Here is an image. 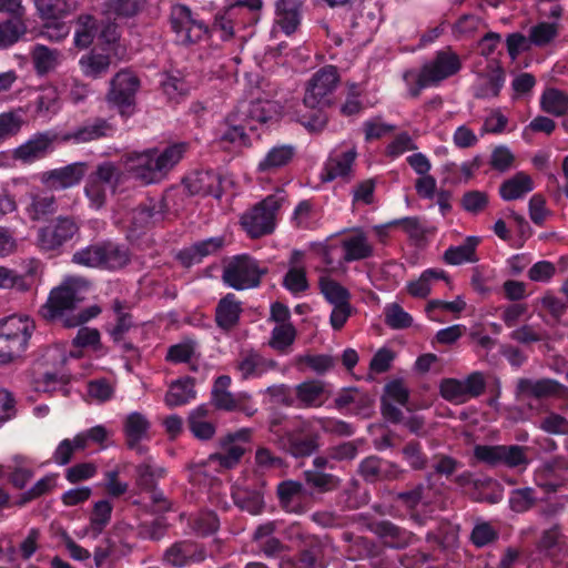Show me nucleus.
Instances as JSON below:
<instances>
[{"label":"nucleus","instance_id":"f257e3e1","mask_svg":"<svg viewBox=\"0 0 568 568\" xmlns=\"http://www.w3.org/2000/svg\"><path fill=\"white\" fill-rule=\"evenodd\" d=\"M190 149L187 142H174L163 149L152 148L123 156L125 170L144 185L156 184L181 162Z\"/></svg>","mask_w":568,"mask_h":568},{"label":"nucleus","instance_id":"f03ea898","mask_svg":"<svg viewBox=\"0 0 568 568\" xmlns=\"http://www.w3.org/2000/svg\"><path fill=\"white\" fill-rule=\"evenodd\" d=\"M83 300L79 281L67 280L51 290L47 302L39 310V315L47 322L61 321L65 327L79 326L101 312L100 307L94 305L80 311L77 315H71Z\"/></svg>","mask_w":568,"mask_h":568},{"label":"nucleus","instance_id":"7ed1b4c3","mask_svg":"<svg viewBox=\"0 0 568 568\" xmlns=\"http://www.w3.org/2000/svg\"><path fill=\"white\" fill-rule=\"evenodd\" d=\"M463 68L458 53L450 47L435 52L433 58L426 61L420 70H406L403 80L408 87V95L417 99L423 89L438 87L443 81L456 75Z\"/></svg>","mask_w":568,"mask_h":568},{"label":"nucleus","instance_id":"20e7f679","mask_svg":"<svg viewBox=\"0 0 568 568\" xmlns=\"http://www.w3.org/2000/svg\"><path fill=\"white\" fill-rule=\"evenodd\" d=\"M71 261L80 266L114 272L131 262V252L123 244L103 240L75 251Z\"/></svg>","mask_w":568,"mask_h":568},{"label":"nucleus","instance_id":"39448f33","mask_svg":"<svg viewBox=\"0 0 568 568\" xmlns=\"http://www.w3.org/2000/svg\"><path fill=\"white\" fill-rule=\"evenodd\" d=\"M434 466L436 475L446 476L462 488H470V494L476 501L497 504L503 499L504 490L500 484L484 474L463 471L456 475L457 464H434Z\"/></svg>","mask_w":568,"mask_h":568},{"label":"nucleus","instance_id":"423d86ee","mask_svg":"<svg viewBox=\"0 0 568 568\" xmlns=\"http://www.w3.org/2000/svg\"><path fill=\"white\" fill-rule=\"evenodd\" d=\"M111 443L110 430L102 425H97L80 432L72 439H63L54 452V462L89 457L106 449Z\"/></svg>","mask_w":568,"mask_h":568},{"label":"nucleus","instance_id":"0eeeda50","mask_svg":"<svg viewBox=\"0 0 568 568\" xmlns=\"http://www.w3.org/2000/svg\"><path fill=\"white\" fill-rule=\"evenodd\" d=\"M33 331L34 323L29 317L11 315L0 320V365L22 356Z\"/></svg>","mask_w":568,"mask_h":568},{"label":"nucleus","instance_id":"6e6552de","mask_svg":"<svg viewBox=\"0 0 568 568\" xmlns=\"http://www.w3.org/2000/svg\"><path fill=\"white\" fill-rule=\"evenodd\" d=\"M263 9L262 0H236L216 14L213 31H220L221 38L227 40L233 37L236 28L244 29L256 24Z\"/></svg>","mask_w":568,"mask_h":568},{"label":"nucleus","instance_id":"1a4fd4ad","mask_svg":"<svg viewBox=\"0 0 568 568\" xmlns=\"http://www.w3.org/2000/svg\"><path fill=\"white\" fill-rule=\"evenodd\" d=\"M268 273L266 266L247 255H236L230 260L222 271V281L236 291L255 288L261 285L262 277Z\"/></svg>","mask_w":568,"mask_h":568},{"label":"nucleus","instance_id":"9d476101","mask_svg":"<svg viewBox=\"0 0 568 568\" xmlns=\"http://www.w3.org/2000/svg\"><path fill=\"white\" fill-rule=\"evenodd\" d=\"M284 199L276 194L266 196L241 217V224L252 239H258L274 232L276 215Z\"/></svg>","mask_w":568,"mask_h":568},{"label":"nucleus","instance_id":"9b49d317","mask_svg":"<svg viewBox=\"0 0 568 568\" xmlns=\"http://www.w3.org/2000/svg\"><path fill=\"white\" fill-rule=\"evenodd\" d=\"M80 232L74 216L60 215L37 233V246L42 252H57Z\"/></svg>","mask_w":568,"mask_h":568},{"label":"nucleus","instance_id":"f8f14e48","mask_svg":"<svg viewBox=\"0 0 568 568\" xmlns=\"http://www.w3.org/2000/svg\"><path fill=\"white\" fill-rule=\"evenodd\" d=\"M170 26L175 40L182 45L194 44L209 33L207 26L196 19L185 4H174L170 12Z\"/></svg>","mask_w":568,"mask_h":568},{"label":"nucleus","instance_id":"ddd939ff","mask_svg":"<svg viewBox=\"0 0 568 568\" xmlns=\"http://www.w3.org/2000/svg\"><path fill=\"white\" fill-rule=\"evenodd\" d=\"M318 433L311 429V423L301 419L296 426L278 436L280 447L294 458H306L320 447Z\"/></svg>","mask_w":568,"mask_h":568},{"label":"nucleus","instance_id":"4468645a","mask_svg":"<svg viewBox=\"0 0 568 568\" xmlns=\"http://www.w3.org/2000/svg\"><path fill=\"white\" fill-rule=\"evenodd\" d=\"M339 82L337 68L325 65L316 71L308 80L303 104L305 108L318 105H331L329 95L334 92Z\"/></svg>","mask_w":568,"mask_h":568},{"label":"nucleus","instance_id":"2eb2a0df","mask_svg":"<svg viewBox=\"0 0 568 568\" xmlns=\"http://www.w3.org/2000/svg\"><path fill=\"white\" fill-rule=\"evenodd\" d=\"M140 84L138 75L128 69L119 71L112 78L106 99L119 108L121 115L132 114Z\"/></svg>","mask_w":568,"mask_h":568},{"label":"nucleus","instance_id":"dca6fc26","mask_svg":"<svg viewBox=\"0 0 568 568\" xmlns=\"http://www.w3.org/2000/svg\"><path fill=\"white\" fill-rule=\"evenodd\" d=\"M485 389L486 382L480 372L469 374L464 381L443 379L439 386L442 397L454 404H464L470 398L479 397Z\"/></svg>","mask_w":568,"mask_h":568},{"label":"nucleus","instance_id":"f3484780","mask_svg":"<svg viewBox=\"0 0 568 568\" xmlns=\"http://www.w3.org/2000/svg\"><path fill=\"white\" fill-rule=\"evenodd\" d=\"M60 133L55 131H44L33 134L28 141L14 149L13 159L22 163H32L45 158L53 152L54 143L61 142Z\"/></svg>","mask_w":568,"mask_h":568},{"label":"nucleus","instance_id":"a211bd4d","mask_svg":"<svg viewBox=\"0 0 568 568\" xmlns=\"http://www.w3.org/2000/svg\"><path fill=\"white\" fill-rule=\"evenodd\" d=\"M88 169L87 162H74L62 168L44 171L39 179L49 190H67L79 185L87 175Z\"/></svg>","mask_w":568,"mask_h":568},{"label":"nucleus","instance_id":"6ab92c4d","mask_svg":"<svg viewBox=\"0 0 568 568\" xmlns=\"http://www.w3.org/2000/svg\"><path fill=\"white\" fill-rule=\"evenodd\" d=\"M115 131V125L108 119L95 116L88 119L74 130L63 133L61 135V142H73L75 144L89 143L101 139L112 138Z\"/></svg>","mask_w":568,"mask_h":568},{"label":"nucleus","instance_id":"aec40b11","mask_svg":"<svg viewBox=\"0 0 568 568\" xmlns=\"http://www.w3.org/2000/svg\"><path fill=\"white\" fill-rule=\"evenodd\" d=\"M206 556V549L203 545L184 539L173 542L164 551L162 560L168 566L184 568L204 561Z\"/></svg>","mask_w":568,"mask_h":568},{"label":"nucleus","instance_id":"412c9836","mask_svg":"<svg viewBox=\"0 0 568 568\" xmlns=\"http://www.w3.org/2000/svg\"><path fill=\"white\" fill-rule=\"evenodd\" d=\"M190 195L222 196V179L214 170L199 169L189 173L182 181Z\"/></svg>","mask_w":568,"mask_h":568},{"label":"nucleus","instance_id":"4be33fe9","mask_svg":"<svg viewBox=\"0 0 568 568\" xmlns=\"http://www.w3.org/2000/svg\"><path fill=\"white\" fill-rule=\"evenodd\" d=\"M303 476L304 486L310 489V494H325L341 485L333 464H312V468L304 470Z\"/></svg>","mask_w":568,"mask_h":568},{"label":"nucleus","instance_id":"5701e85b","mask_svg":"<svg viewBox=\"0 0 568 568\" xmlns=\"http://www.w3.org/2000/svg\"><path fill=\"white\" fill-rule=\"evenodd\" d=\"M52 190L33 187L27 193L26 213L33 222L44 221L58 212L59 204Z\"/></svg>","mask_w":568,"mask_h":568},{"label":"nucleus","instance_id":"b1692460","mask_svg":"<svg viewBox=\"0 0 568 568\" xmlns=\"http://www.w3.org/2000/svg\"><path fill=\"white\" fill-rule=\"evenodd\" d=\"M368 529L383 540L384 545L394 549L408 547L415 535L390 520H375L367 525Z\"/></svg>","mask_w":568,"mask_h":568},{"label":"nucleus","instance_id":"393cba45","mask_svg":"<svg viewBox=\"0 0 568 568\" xmlns=\"http://www.w3.org/2000/svg\"><path fill=\"white\" fill-rule=\"evenodd\" d=\"M169 206L164 197L149 199L131 212V224L135 230L148 229L164 220Z\"/></svg>","mask_w":568,"mask_h":568},{"label":"nucleus","instance_id":"a878e982","mask_svg":"<svg viewBox=\"0 0 568 568\" xmlns=\"http://www.w3.org/2000/svg\"><path fill=\"white\" fill-rule=\"evenodd\" d=\"M150 428L151 423L143 414L139 412L129 414L123 424L128 447L136 450L139 455H143L146 447L142 442L150 438Z\"/></svg>","mask_w":568,"mask_h":568},{"label":"nucleus","instance_id":"bb28decb","mask_svg":"<svg viewBox=\"0 0 568 568\" xmlns=\"http://www.w3.org/2000/svg\"><path fill=\"white\" fill-rule=\"evenodd\" d=\"M251 429L243 428L234 434H229L221 440L222 454H213L210 462H239L247 450H251Z\"/></svg>","mask_w":568,"mask_h":568},{"label":"nucleus","instance_id":"cd10ccee","mask_svg":"<svg viewBox=\"0 0 568 568\" xmlns=\"http://www.w3.org/2000/svg\"><path fill=\"white\" fill-rule=\"evenodd\" d=\"M526 450L518 445H476L474 456L478 462H526Z\"/></svg>","mask_w":568,"mask_h":568},{"label":"nucleus","instance_id":"c85d7f7f","mask_svg":"<svg viewBox=\"0 0 568 568\" xmlns=\"http://www.w3.org/2000/svg\"><path fill=\"white\" fill-rule=\"evenodd\" d=\"M242 312V303L235 294L227 293L215 307L216 326L225 333L231 332L239 325Z\"/></svg>","mask_w":568,"mask_h":568},{"label":"nucleus","instance_id":"c756f323","mask_svg":"<svg viewBox=\"0 0 568 568\" xmlns=\"http://www.w3.org/2000/svg\"><path fill=\"white\" fill-rule=\"evenodd\" d=\"M517 390L525 396L540 399L551 396H560L564 393H568V387L551 378H541L537 381L520 378L517 383Z\"/></svg>","mask_w":568,"mask_h":568},{"label":"nucleus","instance_id":"7c9ffc66","mask_svg":"<svg viewBox=\"0 0 568 568\" xmlns=\"http://www.w3.org/2000/svg\"><path fill=\"white\" fill-rule=\"evenodd\" d=\"M341 247L346 263L366 260L374 254V247L362 230H355L353 235L344 237L341 241Z\"/></svg>","mask_w":568,"mask_h":568},{"label":"nucleus","instance_id":"2f4dec72","mask_svg":"<svg viewBox=\"0 0 568 568\" xmlns=\"http://www.w3.org/2000/svg\"><path fill=\"white\" fill-rule=\"evenodd\" d=\"M506 73L500 65L489 67L488 71L480 74L475 85L474 97L477 99L497 98L505 84Z\"/></svg>","mask_w":568,"mask_h":568},{"label":"nucleus","instance_id":"473e14b6","mask_svg":"<svg viewBox=\"0 0 568 568\" xmlns=\"http://www.w3.org/2000/svg\"><path fill=\"white\" fill-rule=\"evenodd\" d=\"M277 363L267 359L256 352H248L241 356L236 363V369L243 379L257 378L271 369L276 368Z\"/></svg>","mask_w":568,"mask_h":568},{"label":"nucleus","instance_id":"72a5a7b5","mask_svg":"<svg viewBox=\"0 0 568 568\" xmlns=\"http://www.w3.org/2000/svg\"><path fill=\"white\" fill-rule=\"evenodd\" d=\"M296 154V148L291 144L275 145L267 151L258 162L257 170L263 173H274L288 165Z\"/></svg>","mask_w":568,"mask_h":568},{"label":"nucleus","instance_id":"f704fd0d","mask_svg":"<svg viewBox=\"0 0 568 568\" xmlns=\"http://www.w3.org/2000/svg\"><path fill=\"white\" fill-rule=\"evenodd\" d=\"M301 7L300 0L276 1L277 23L285 34L290 36L297 30L301 23Z\"/></svg>","mask_w":568,"mask_h":568},{"label":"nucleus","instance_id":"c9c22d12","mask_svg":"<svg viewBox=\"0 0 568 568\" xmlns=\"http://www.w3.org/2000/svg\"><path fill=\"white\" fill-rule=\"evenodd\" d=\"M357 158L356 148L353 146L339 154L329 156L325 163V181H333L336 178L348 176L352 172V166Z\"/></svg>","mask_w":568,"mask_h":568},{"label":"nucleus","instance_id":"e433bc0d","mask_svg":"<svg viewBox=\"0 0 568 568\" xmlns=\"http://www.w3.org/2000/svg\"><path fill=\"white\" fill-rule=\"evenodd\" d=\"M537 547L546 556L555 557L559 552H568L567 536L559 524L545 529L537 542Z\"/></svg>","mask_w":568,"mask_h":568},{"label":"nucleus","instance_id":"4c0bfd02","mask_svg":"<svg viewBox=\"0 0 568 568\" xmlns=\"http://www.w3.org/2000/svg\"><path fill=\"white\" fill-rule=\"evenodd\" d=\"M324 383L317 379L303 382L295 387L297 407H321L324 402Z\"/></svg>","mask_w":568,"mask_h":568},{"label":"nucleus","instance_id":"58836bf2","mask_svg":"<svg viewBox=\"0 0 568 568\" xmlns=\"http://www.w3.org/2000/svg\"><path fill=\"white\" fill-rule=\"evenodd\" d=\"M231 377L229 375L219 376L212 387L211 403L220 410L234 412L237 407L239 397L229 392Z\"/></svg>","mask_w":568,"mask_h":568},{"label":"nucleus","instance_id":"ea45409f","mask_svg":"<svg viewBox=\"0 0 568 568\" xmlns=\"http://www.w3.org/2000/svg\"><path fill=\"white\" fill-rule=\"evenodd\" d=\"M534 190L531 178L525 172H517L513 178L504 181L499 186V194L505 201L524 197Z\"/></svg>","mask_w":568,"mask_h":568},{"label":"nucleus","instance_id":"a19ab883","mask_svg":"<svg viewBox=\"0 0 568 568\" xmlns=\"http://www.w3.org/2000/svg\"><path fill=\"white\" fill-rule=\"evenodd\" d=\"M479 244V239L476 236H468L460 245L449 246L443 256L446 264L460 265L463 263L477 262L476 247Z\"/></svg>","mask_w":568,"mask_h":568},{"label":"nucleus","instance_id":"79ce46f5","mask_svg":"<svg viewBox=\"0 0 568 568\" xmlns=\"http://www.w3.org/2000/svg\"><path fill=\"white\" fill-rule=\"evenodd\" d=\"M100 24L91 14H80L75 20L74 44L79 49L89 48L98 36Z\"/></svg>","mask_w":568,"mask_h":568},{"label":"nucleus","instance_id":"37998d69","mask_svg":"<svg viewBox=\"0 0 568 568\" xmlns=\"http://www.w3.org/2000/svg\"><path fill=\"white\" fill-rule=\"evenodd\" d=\"M246 126L247 125L234 110L225 119L224 129L220 134L221 142H227L239 146L246 145L248 143V136L245 133Z\"/></svg>","mask_w":568,"mask_h":568},{"label":"nucleus","instance_id":"c03bdc74","mask_svg":"<svg viewBox=\"0 0 568 568\" xmlns=\"http://www.w3.org/2000/svg\"><path fill=\"white\" fill-rule=\"evenodd\" d=\"M79 64L85 77L98 79L109 71L111 57L92 50L80 58Z\"/></svg>","mask_w":568,"mask_h":568},{"label":"nucleus","instance_id":"a18cd8bd","mask_svg":"<svg viewBox=\"0 0 568 568\" xmlns=\"http://www.w3.org/2000/svg\"><path fill=\"white\" fill-rule=\"evenodd\" d=\"M112 310L116 316V322L108 332L114 343H121L124 339V335L133 326L132 315L128 312V303L120 300L113 301Z\"/></svg>","mask_w":568,"mask_h":568},{"label":"nucleus","instance_id":"49530a36","mask_svg":"<svg viewBox=\"0 0 568 568\" xmlns=\"http://www.w3.org/2000/svg\"><path fill=\"white\" fill-rule=\"evenodd\" d=\"M267 104L268 102L262 101L242 102L235 112L250 129H254L253 122L266 123L272 118L270 110L266 109Z\"/></svg>","mask_w":568,"mask_h":568},{"label":"nucleus","instance_id":"de8ad7c7","mask_svg":"<svg viewBox=\"0 0 568 568\" xmlns=\"http://www.w3.org/2000/svg\"><path fill=\"white\" fill-rule=\"evenodd\" d=\"M434 280L449 282V277L444 270L428 268L420 274L418 280L407 285V291L414 297L425 298L430 293V283Z\"/></svg>","mask_w":568,"mask_h":568},{"label":"nucleus","instance_id":"09e8293b","mask_svg":"<svg viewBox=\"0 0 568 568\" xmlns=\"http://www.w3.org/2000/svg\"><path fill=\"white\" fill-rule=\"evenodd\" d=\"M36 7L43 19L58 20L74 10V3L69 0H34Z\"/></svg>","mask_w":568,"mask_h":568},{"label":"nucleus","instance_id":"8fccbe9b","mask_svg":"<svg viewBox=\"0 0 568 568\" xmlns=\"http://www.w3.org/2000/svg\"><path fill=\"white\" fill-rule=\"evenodd\" d=\"M565 464H541L535 471V481L538 486L556 490L564 480L559 474L564 471Z\"/></svg>","mask_w":568,"mask_h":568},{"label":"nucleus","instance_id":"3c124183","mask_svg":"<svg viewBox=\"0 0 568 568\" xmlns=\"http://www.w3.org/2000/svg\"><path fill=\"white\" fill-rule=\"evenodd\" d=\"M540 105L546 113L565 115L568 112V94L558 89H548L541 97Z\"/></svg>","mask_w":568,"mask_h":568},{"label":"nucleus","instance_id":"603ef678","mask_svg":"<svg viewBox=\"0 0 568 568\" xmlns=\"http://www.w3.org/2000/svg\"><path fill=\"white\" fill-rule=\"evenodd\" d=\"M559 34V24L557 22H538L529 30V40L531 47L545 48L550 44Z\"/></svg>","mask_w":568,"mask_h":568},{"label":"nucleus","instance_id":"864d4df0","mask_svg":"<svg viewBox=\"0 0 568 568\" xmlns=\"http://www.w3.org/2000/svg\"><path fill=\"white\" fill-rule=\"evenodd\" d=\"M59 51L42 44H37L32 50V61L39 74H45L58 64Z\"/></svg>","mask_w":568,"mask_h":568},{"label":"nucleus","instance_id":"5fc2aeb1","mask_svg":"<svg viewBox=\"0 0 568 568\" xmlns=\"http://www.w3.org/2000/svg\"><path fill=\"white\" fill-rule=\"evenodd\" d=\"M189 526L197 536L206 537L217 531L220 520L214 511H201L190 518Z\"/></svg>","mask_w":568,"mask_h":568},{"label":"nucleus","instance_id":"6e6d98bb","mask_svg":"<svg viewBox=\"0 0 568 568\" xmlns=\"http://www.w3.org/2000/svg\"><path fill=\"white\" fill-rule=\"evenodd\" d=\"M165 475V469L158 464H139L136 467V485L144 490H154L160 478Z\"/></svg>","mask_w":568,"mask_h":568},{"label":"nucleus","instance_id":"4d7b16f0","mask_svg":"<svg viewBox=\"0 0 568 568\" xmlns=\"http://www.w3.org/2000/svg\"><path fill=\"white\" fill-rule=\"evenodd\" d=\"M27 32L24 22L14 17L0 23V49L8 48Z\"/></svg>","mask_w":568,"mask_h":568},{"label":"nucleus","instance_id":"13d9d810","mask_svg":"<svg viewBox=\"0 0 568 568\" xmlns=\"http://www.w3.org/2000/svg\"><path fill=\"white\" fill-rule=\"evenodd\" d=\"M232 498L237 507L253 515L261 513L263 508V499L254 490L237 487L233 489Z\"/></svg>","mask_w":568,"mask_h":568},{"label":"nucleus","instance_id":"bf43d9fd","mask_svg":"<svg viewBox=\"0 0 568 568\" xmlns=\"http://www.w3.org/2000/svg\"><path fill=\"white\" fill-rule=\"evenodd\" d=\"M121 174L120 169L113 162L105 161L100 163L95 171L89 174V178L106 187H112L114 191L120 182Z\"/></svg>","mask_w":568,"mask_h":568},{"label":"nucleus","instance_id":"052dcab7","mask_svg":"<svg viewBox=\"0 0 568 568\" xmlns=\"http://www.w3.org/2000/svg\"><path fill=\"white\" fill-rule=\"evenodd\" d=\"M194 398L193 383L191 381L175 382L165 394L164 402L169 407L186 404Z\"/></svg>","mask_w":568,"mask_h":568},{"label":"nucleus","instance_id":"680f3d73","mask_svg":"<svg viewBox=\"0 0 568 568\" xmlns=\"http://www.w3.org/2000/svg\"><path fill=\"white\" fill-rule=\"evenodd\" d=\"M325 108V105L306 108L307 110L304 113L298 114V122L308 132H321L328 121V116L324 111Z\"/></svg>","mask_w":568,"mask_h":568},{"label":"nucleus","instance_id":"e2e57ef3","mask_svg":"<svg viewBox=\"0 0 568 568\" xmlns=\"http://www.w3.org/2000/svg\"><path fill=\"white\" fill-rule=\"evenodd\" d=\"M320 287L325 298L333 305L349 302V292L332 278L322 277L320 280Z\"/></svg>","mask_w":568,"mask_h":568},{"label":"nucleus","instance_id":"0e129e2a","mask_svg":"<svg viewBox=\"0 0 568 568\" xmlns=\"http://www.w3.org/2000/svg\"><path fill=\"white\" fill-rule=\"evenodd\" d=\"M384 314L385 324L393 329L408 328L413 324V317L397 303L388 304Z\"/></svg>","mask_w":568,"mask_h":568},{"label":"nucleus","instance_id":"69168bd1","mask_svg":"<svg viewBox=\"0 0 568 568\" xmlns=\"http://www.w3.org/2000/svg\"><path fill=\"white\" fill-rule=\"evenodd\" d=\"M488 194L479 190L467 191L460 199L463 210L473 215L481 213L488 206Z\"/></svg>","mask_w":568,"mask_h":568},{"label":"nucleus","instance_id":"338daca9","mask_svg":"<svg viewBox=\"0 0 568 568\" xmlns=\"http://www.w3.org/2000/svg\"><path fill=\"white\" fill-rule=\"evenodd\" d=\"M282 284L292 294H300L307 291L310 284L305 267H288Z\"/></svg>","mask_w":568,"mask_h":568},{"label":"nucleus","instance_id":"774afa93","mask_svg":"<svg viewBox=\"0 0 568 568\" xmlns=\"http://www.w3.org/2000/svg\"><path fill=\"white\" fill-rule=\"evenodd\" d=\"M320 547L312 546L301 550L293 559L282 562V568H317Z\"/></svg>","mask_w":568,"mask_h":568}]
</instances>
